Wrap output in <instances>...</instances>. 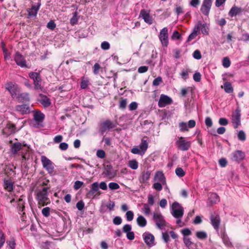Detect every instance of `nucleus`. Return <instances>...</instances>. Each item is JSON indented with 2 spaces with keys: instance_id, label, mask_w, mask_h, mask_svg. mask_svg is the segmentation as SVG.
I'll return each mask as SVG.
<instances>
[{
  "instance_id": "obj_1",
  "label": "nucleus",
  "mask_w": 249,
  "mask_h": 249,
  "mask_svg": "<svg viewBox=\"0 0 249 249\" xmlns=\"http://www.w3.org/2000/svg\"><path fill=\"white\" fill-rule=\"evenodd\" d=\"M36 198L39 207L44 206L50 203V200L48 197V188L43 187L39 190L37 192Z\"/></svg>"
},
{
  "instance_id": "obj_2",
  "label": "nucleus",
  "mask_w": 249,
  "mask_h": 249,
  "mask_svg": "<svg viewBox=\"0 0 249 249\" xmlns=\"http://www.w3.org/2000/svg\"><path fill=\"white\" fill-rule=\"evenodd\" d=\"M41 161L43 168L45 169L48 174L51 175L55 174L54 164L50 160L45 156H41Z\"/></svg>"
},
{
  "instance_id": "obj_3",
  "label": "nucleus",
  "mask_w": 249,
  "mask_h": 249,
  "mask_svg": "<svg viewBox=\"0 0 249 249\" xmlns=\"http://www.w3.org/2000/svg\"><path fill=\"white\" fill-rule=\"evenodd\" d=\"M171 213L175 218H181L184 214V209L179 203L175 202L172 205Z\"/></svg>"
},
{
  "instance_id": "obj_4",
  "label": "nucleus",
  "mask_w": 249,
  "mask_h": 249,
  "mask_svg": "<svg viewBox=\"0 0 249 249\" xmlns=\"http://www.w3.org/2000/svg\"><path fill=\"white\" fill-rule=\"evenodd\" d=\"M153 220H154L156 226L159 229H162L166 225V222L162 215L160 213H153Z\"/></svg>"
},
{
  "instance_id": "obj_5",
  "label": "nucleus",
  "mask_w": 249,
  "mask_h": 249,
  "mask_svg": "<svg viewBox=\"0 0 249 249\" xmlns=\"http://www.w3.org/2000/svg\"><path fill=\"white\" fill-rule=\"evenodd\" d=\"M29 76L34 81L35 89H41V78L39 73L36 72H31L29 73Z\"/></svg>"
},
{
  "instance_id": "obj_6",
  "label": "nucleus",
  "mask_w": 249,
  "mask_h": 249,
  "mask_svg": "<svg viewBox=\"0 0 249 249\" xmlns=\"http://www.w3.org/2000/svg\"><path fill=\"white\" fill-rule=\"evenodd\" d=\"M115 124L109 120H106L100 124L99 131L103 135L108 129L113 128Z\"/></svg>"
},
{
  "instance_id": "obj_7",
  "label": "nucleus",
  "mask_w": 249,
  "mask_h": 249,
  "mask_svg": "<svg viewBox=\"0 0 249 249\" xmlns=\"http://www.w3.org/2000/svg\"><path fill=\"white\" fill-rule=\"evenodd\" d=\"M159 38L163 46H167L168 44V29L166 27L163 28L160 32Z\"/></svg>"
},
{
  "instance_id": "obj_8",
  "label": "nucleus",
  "mask_w": 249,
  "mask_h": 249,
  "mask_svg": "<svg viewBox=\"0 0 249 249\" xmlns=\"http://www.w3.org/2000/svg\"><path fill=\"white\" fill-rule=\"evenodd\" d=\"M5 89L10 92L12 98H14L17 95L18 88L17 85L12 82L7 83L5 85Z\"/></svg>"
},
{
  "instance_id": "obj_9",
  "label": "nucleus",
  "mask_w": 249,
  "mask_h": 249,
  "mask_svg": "<svg viewBox=\"0 0 249 249\" xmlns=\"http://www.w3.org/2000/svg\"><path fill=\"white\" fill-rule=\"evenodd\" d=\"M172 102V99L169 96L164 94H161L158 102V106L160 107H163Z\"/></svg>"
},
{
  "instance_id": "obj_10",
  "label": "nucleus",
  "mask_w": 249,
  "mask_h": 249,
  "mask_svg": "<svg viewBox=\"0 0 249 249\" xmlns=\"http://www.w3.org/2000/svg\"><path fill=\"white\" fill-rule=\"evenodd\" d=\"M14 60L16 64L21 67H27L26 61L24 56L19 52H17L14 56Z\"/></svg>"
},
{
  "instance_id": "obj_11",
  "label": "nucleus",
  "mask_w": 249,
  "mask_h": 249,
  "mask_svg": "<svg viewBox=\"0 0 249 249\" xmlns=\"http://www.w3.org/2000/svg\"><path fill=\"white\" fill-rule=\"evenodd\" d=\"M212 3V0H204L201 7V12L205 15H208L209 13Z\"/></svg>"
},
{
  "instance_id": "obj_12",
  "label": "nucleus",
  "mask_w": 249,
  "mask_h": 249,
  "mask_svg": "<svg viewBox=\"0 0 249 249\" xmlns=\"http://www.w3.org/2000/svg\"><path fill=\"white\" fill-rule=\"evenodd\" d=\"M211 224L216 231H218L220 223L219 216L215 213L212 214L210 217Z\"/></svg>"
},
{
  "instance_id": "obj_13",
  "label": "nucleus",
  "mask_w": 249,
  "mask_h": 249,
  "mask_svg": "<svg viewBox=\"0 0 249 249\" xmlns=\"http://www.w3.org/2000/svg\"><path fill=\"white\" fill-rule=\"evenodd\" d=\"M142 237L147 245L150 246L154 245L155 238L153 234L145 232L143 233Z\"/></svg>"
},
{
  "instance_id": "obj_14",
  "label": "nucleus",
  "mask_w": 249,
  "mask_h": 249,
  "mask_svg": "<svg viewBox=\"0 0 249 249\" xmlns=\"http://www.w3.org/2000/svg\"><path fill=\"white\" fill-rule=\"evenodd\" d=\"M140 16L143 19L146 23L149 24H152L153 18L145 9H142L141 11Z\"/></svg>"
},
{
  "instance_id": "obj_15",
  "label": "nucleus",
  "mask_w": 249,
  "mask_h": 249,
  "mask_svg": "<svg viewBox=\"0 0 249 249\" xmlns=\"http://www.w3.org/2000/svg\"><path fill=\"white\" fill-rule=\"evenodd\" d=\"M16 109L17 111L20 112L22 114H26L30 112V108L29 105L22 104L17 105L16 107Z\"/></svg>"
},
{
  "instance_id": "obj_16",
  "label": "nucleus",
  "mask_w": 249,
  "mask_h": 249,
  "mask_svg": "<svg viewBox=\"0 0 249 249\" xmlns=\"http://www.w3.org/2000/svg\"><path fill=\"white\" fill-rule=\"evenodd\" d=\"M232 123L235 128L238 127L240 124V111L236 110L235 113L232 116Z\"/></svg>"
},
{
  "instance_id": "obj_17",
  "label": "nucleus",
  "mask_w": 249,
  "mask_h": 249,
  "mask_svg": "<svg viewBox=\"0 0 249 249\" xmlns=\"http://www.w3.org/2000/svg\"><path fill=\"white\" fill-rule=\"evenodd\" d=\"M16 132V126L15 124L9 123L7 124L3 130V134L6 135H10L12 134L15 133Z\"/></svg>"
},
{
  "instance_id": "obj_18",
  "label": "nucleus",
  "mask_w": 249,
  "mask_h": 249,
  "mask_svg": "<svg viewBox=\"0 0 249 249\" xmlns=\"http://www.w3.org/2000/svg\"><path fill=\"white\" fill-rule=\"evenodd\" d=\"M178 148L182 151L187 150L190 147L191 144L189 142L185 141L181 137L178 142Z\"/></svg>"
},
{
  "instance_id": "obj_19",
  "label": "nucleus",
  "mask_w": 249,
  "mask_h": 249,
  "mask_svg": "<svg viewBox=\"0 0 249 249\" xmlns=\"http://www.w3.org/2000/svg\"><path fill=\"white\" fill-rule=\"evenodd\" d=\"M27 146L26 143H23L22 144L20 142H15L11 146V152L13 154H17L20 150L22 149V147Z\"/></svg>"
},
{
  "instance_id": "obj_20",
  "label": "nucleus",
  "mask_w": 249,
  "mask_h": 249,
  "mask_svg": "<svg viewBox=\"0 0 249 249\" xmlns=\"http://www.w3.org/2000/svg\"><path fill=\"white\" fill-rule=\"evenodd\" d=\"M104 173L109 178H112L116 176V171L111 165L106 166Z\"/></svg>"
},
{
  "instance_id": "obj_21",
  "label": "nucleus",
  "mask_w": 249,
  "mask_h": 249,
  "mask_svg": "<svg viewBox=\"0 0 249 249\" xmlns=\"http://www.w3.org/2000/svg\"><path fill=\"white\" fill-rule=\"evenodd\" d=\"M154 180L159 182H161L162 184L166 183L165 177L162 171H157L155 175Z\"/></svg>"
},
{
  "instance_id": "obj_22",
  "label": "nucleus",
  "mask_w": 249,
  "mask_h": 249,
  "mask_svg": "<svg viewBox=\"0 0 249 249\" xmlns=\"http://www.w3.org/2000/svg\"><path fill=\"white\" fill-rule=\"evenodd\" d=\"M245 154L242 151L237 150L232 153V160L239 161L245 158Z\"/></svg>"
},
{
  "instance_id": "obj_23",
  "label": "nucleus",
  "mask_w": 249,
  "mask_h": 249,
  "mask_svg": "<svg viewBox=\"0 0 249 249\" xmlns=\"http://www.w3.org/2000/svg\"><path fill=\"white\" fill-rule=\"evenodd\" d=\"M148 138L146 137H144L142 138L141 140V142L140 144V149L142 151V154H144L148 148Z\"/></svg>"
},
{
  "instance_id": "obj_24",
  "label": "nucleus",
  "mask_w": 249,
  "mask_h": 249,
  "mask_svg": "<svg viewBox=\"0 0 249 249\" xmlns=\"http://www.w3.org/2000/svg\"><path fill=\"white\" fill-rule=\"evenodd\" d=\"M219 201V197L215 193H212L209 197L207 204L208 206H210L213 204H216Z\"/></svg>"
},
{
  "instance_id": "obj_25",
  "label": "nucleus",
  "mask_w": 249,
  "mask_h": 249,
  "mask_svg": "<svg viewBox=\"0 0 249 249\" xmlns=\"http://www.w3.org/2000/svg\"><path fill=\"white\" fill-rule=\"evenodd\" d=\"M16 97L19 102L26 103L30 101L29 95L27 93H21L17 95Z\"/></svg>"
},
{
  "instance_id": "obj_26",
  "label": "nucleus",
  "mask_w": 249,
  "mask_h": 249,
  "mask_svg": "<svg viewBox=\"0 0 249 249\" xmlns=\"http://www.w3.org/2000/svg\"><path fill=\"white\" fill-rule=\"evenodd\" d=\"M44 117V115L41 111L38 110L34 111L33 118L36 122L38 123L42 122L43 121Z\"/></svg>"
},
{
  "instance_id": "obj_27",
  "label": "nucleus",
  "mask_w": 249,
  "mask_h": 249,
  "mask_svg": "<svg viewBox=\"0 0 249 249\" xmlns=\"http://www.w3.org/2000/svg\"><path fill=\"white\" fill-rule=\"evenodd\" d=\"M40 6V3H38L37 5H33L32 7L29 9L27 11L28 13V16L30 17H35L36 16Z\"/></svg>"
},
{
  "instance_id": "obj_28",
  "label": "nucleus",
  "mask_w": 249,
  "mask_h": 249,
  "mask_svg": "<svg viewBox=\"0 0 249 249\" xmlns=\"http://www.w3.org/2000/svg\"><path fill=\"white\" fill-rule=\"evenodd\" d=\"M242 12V9L241 8L237 7L236 6H233L231 9L229 13V14L231 17H233L239 14Z\"/></svg>"
},
{
  "instance_id": "obj_29",
  "label": "nucleus",
  "mask_w": 249,
  "mask_h": 249,
  "mask_svg": "<svg viewBox=\"0 0 249 249\" xmlns=\"http://www.w3.org/2000/svg\"><path fill=\"white\" fill-rule=\"evenodd\" d=\"M40 102L45 107H48L51 104L50 99L45 95L41 96Z\"/></svg>"
},
{
  "instance_id": "obj_30",
  "label": "nucleus",
  "mask_w": 249,
  "mask_h": 249,
  "mask_svg": "<svg viewBox=\"0 0 249 249\" xmlns=\"http://www.w3.org/2000/svg\"><path fill=\"white\" fill-rule=\"evenodd\" d=\"M99 184L97 182H94L91 185V189L88 192L89 196H93L99 190Z\"/></svg>"
},
{
  "instance_id": "obj_31",
  "label": "nucleus",
  "mask_w": 249,
  "mask_h": 249,
  "mask_svg": "<svg viewBox=\"0 0 249 249\" xmlns=\"http://www.w3.org/2000/svg\"><path fill=\"white\" fill-rule=\"evenodd\" d=\"M137 223L140 227H144L146 225L147 221L143 216L139 215L137 218Z\"/></svg>"
},
{
  "instance_id": "obj_32",
  "label": "nucleus",
  "mask_w": 249,
  "mask_h": 249,
  "mask_svg": "<svg viewBox=\"0 0 249 249\" xmlns=\"http://www.w3.org/2000/svg\"><path fill=\"white\" fill-rule=\"evenodd\" d=\"M221 88H223L224 89L225 91L228 93H232L233 91V89L231 86V84L228 82H225L224 84V86H222Z\"/></svg>"
},
{
  "instance_id": "obj_33",
  "label": "nucleus",
  "mask_w": 249,
  "mask_h": 249,
  "mask_svg": "<svg viewBox=\"0 0 249 249\" xmlns=\"http://www.w3.org/2000/svg\"><path fill=\"white\" fill-rule=\"evenodd\" d=\"M151 171L146 170L144 171L142 174V182H145L148 180L150 177Z\"/></svg>"
},
{
  "instance_id": "obj_34",
  "label": "nucleus",
  "mask_w": 249,
  "mask_h": 249,
  "mask_svg": "<svg viewBox=\"0 0 249 249\" xmlns=\"http://www.w3.org/2000/svg\"><path fill=\"white\" fill-rule=\"evenodd\" d=\"M4 189L8 192H11L13 190V183L10 180L4 181Z\"/></svg>"
},
{
  "instance_id": "obj_35",
  "label": "nucleus",
  "mask_w": 249,
  "mask_h": 249,
  "mask_svg": "<svg viewBox=\"0 0 249 249\" xmlns=\"http://www.w3.org/2000/svg\"><path fill=\"white\" fill-rule=\"evenodd\" d=\"M128 165L131 169L136 170L138 168V162L135 160H131L129 161Z\"/></svg>"
},
{
  "instance_id": "obj_36",
  "label": "nucleus",
  "mask_w": 249,
  "mask_h": 249,
  "mask_svg": "<svg viewBox=\"0 0 249 249\" xmlns=\"http://www.w3.org/2000/svg\"><path fill=\"white\" fill-rule=\"evenodd\" d=\"M201 32L203 35H208L209 34V27L206 23L202 24L200 28Z\"/></svg>"
},
{
  "instance_id": "obj_37",
  "label": "nucleus",
  "mask_w": 249,
  "mask_h": 249,
  "mask_svg": "<svg viewBox=\"0 0 249 249\" xmlns=\"http://www.w3.org/2000/svg\"><path fill=\"white\" fill-rule=\"evenodd\" d=\"M221 237H222L223 243H224V244L226 246H227L228 247H230V246H231V244L230 242L229 239L227 235H226L225 233H224L223 235H222Z\"/></svg>"
},
{
  "instance_id": "obj_38",
  "label": "nucleus",
  "mask_w": 249,
  "mask_h": 249,
  "mask_svg": "<svg viewBox=\"0 0 249 249\" xmlns=\"http://www.w3.org/2000/svg\"><path fill=\"white\" fill-rule=\"evenodd\" d=\"M196 236L199 239H204L207 238V234L205 231H200L196 232Z\"/></svg>"
},
{
  "instance_id": "obj_39",
  "label": "nucleus",
  "mask_w": 249,
  "mask_h": 249,
  "mask_svg": "<svg viewBox=\"0 0 249 249\" xmlns=\"http://www.w3.org/2000/svg\"><path fill=\"white\" fill-rule=\"evenodd\" d=\"M179 130L181 131H185L188 130L187 124L185 122H181L179 124Z\"/></svg>"
},
{
  "instance_id": "obj_40",
  "label": "nucleus",
  "mask_w": 249,
  "mask_h": 249,
  "mask_svg": "<svg viewBox=\"0 0 249 249\" xmlns=\"http://www.w3.org/2000/svg\"><path fill=\"white\" fill-rule=\"evenodd\" d=\"M222 65L225 68H228L231 65V61L228 57H224L222 60Z\"/></svg>"
},
{
  "instance_id": "obj_41",
  "label": "nucleus",
  "mask_w": 249,
  "mask_h": 249,
  "mask_svg": "<svg viewBox=\"0 0 249 249\" xmlns=\"http://www.w3.org/2000/svg\"><path fill=\"white\" fill-rule=\"evenodd\" d=\"M176 175L179 177H182L185 175V172L180 167H178L175 171Z\"/></svg>"
},
{
  "instance_id": "obj_42",
  "label": "nucleus",
  "mask_w": 249,
  "mask_h": 249,
  "mask_svg": "<svg viewBox=\"0 0 249 249\" xmlns=\"http://www.w3.org/2000/svg\"><path fill=\"white\" fill-rule=\"evenodd\" d=\"M238 139L241 141H244L246 140V134L243 130H240L238 133L237 135Z\"/></svg>"
},
{
  "instance_id": "obj_43",
  "label": "nucleus",
  "mask_w": 249,
  "mask_h": 249,
  "mask_svg": "<svg viewBox=\"0 0 249 249\" xmlns=\"http://www.w3.org/2000/svg\"><path fill=\"white\" fill-rule=\"evenodd\" d=\"M78 18L76 12L74 13L72 17L70 19V23L71 25H74L77 23Z\"/></svg>"
},
{
  "instance_id": "obj_44",
  "label": "nucleus",
  "mask_w": 249,
  "mask_h": 249,
  "mask_svg": "<svg viewBox=\"0 0 249 249\" xmlns=\"http://www.w3.org/2000/svg\"><path fill=\"white\" fill-rule=\"evenodd\" d=\"M142 210L146 215H148L150 213V208L149 205L148 204H144Z\"/></svg>"
},
{
  "instance_id": "obj_45",
  "label": "nucleus",
  "mask_w": 249,
  "mask_h": 249,
  "mask_svg": "<svg viewBox=\"0 0 249 249\" xmlns=\"http://www.w3.org/2000/svg\"><path fill=\"white\" fill-rule=\"evenodd\" d=\"M201 27V22L200 21H198L197 23L195 26L192 32L197 34L200 31Z\"/></svg>"
},
{
  "instance_id": "obj_46",
  "label": "nucleus",
  "mask_w": 249,
  "mask_h": 249,
  "mask_svg": "<svg viewBox=\"0 0 249 249\" xmlns=\"http://www.w3.org/2000/svg\"><path fill=\"white\" fill-rule=\"evenodd\" d=\"M108 187L111 190H117L120 188V186L118 184L113 182L109 183Z\"/></svg>"
},
{
  "instance_id": "obj_47",
  "label": "nucleus",
  "mask_w": 249,
  "mask_h": 249,
  "mask_svg": "<svg viewBox=\"0 0 249 249\" xmlns=\"http://www.w3.org/2000/svg\"><path fill=\"white\" fill-rule=\"evenodd\" d=\"M162 183L161 182H156L153 184V188L157 191H160L162 189Z\"/></svg>"
},
{
  "instance_id": "obj_48",
  "label": "nucleus",
  "mask_w": 249,
  "mask_h": 249,
  "mask_svg": "<svg viewBox=\"0 0 249 249\" xmlns=\"http://www.w3.org/2000/svg\"><path fill=\"white\" fill-rule=\"evenodd\" d=\"M127 103L126 99L121 100L119 102V107L121 109H124L126 107Z\"/></svg>"
},
{
  "instance_id": "obj_49",
  "label": "nucleus",
  "mask_w": 249,
  "mask_h": 249,
  "mask_svg": "<svg viewBox=\"0 0 249 249\" xmlns=\"http://www.w3.org/2000/svg\"><path fill=\"white\" fill-rule=\"evenodd\" d=\"M5 242V238L4 233L0 231V248L4 245Z\"/></svg>"
},
{
  "instance_id": "obj_50",
  "label": "nucleus",
  "mask_w": 249,
  "mask_h": 249,
  "mask_svg": "<svg viewBox=\"0 0 249 249\" xmlns=\"http://www.w3.org/2000/svg\"><path fill=\"white\" fill-rule=\"evenodd\" d=\"M50 208L49 207L44 208L42 210V213L45 217H48L50 215Z\"/></svg>"
},
{
  "instance_id": "obj_51",
  "label": "nucleus",
  "mask_w": 249,
  "mask_h": 249,
  "mask_svg": "<svg viewBox=\"0 0 249 249\" xmlns=\"http://www.w3.org/2000/svg\"><path fill=\"white\" fill-rule=\"evenodd\" d=\"M162 78L160 76H159L153 80V85L158 86L162 82Z\"/></svg>"
},
{
  "instance_id": "obj_52",
  "label": "nucleus",
  "mask_w": 249,
  "mask_h": 249,
  "mask_svg": "<svg viewBox=\"0 0 249 249\" xmlns=\"http://www.w3.org/2000/svg\"><path fill=\"white\" fill-rule=\"evenodd\" d=\"M84 184V183L82 181L77 180L74 182V189L76 190L80 189L82 185Z\"/></svg>"
},
{
  "instance_id": "obj_53",
  "label": "nucleus",
  "mask_w": 249,
  "mask_h": 249,
  "mask_svg": "<svg viewBox=\"0 0 249 249\" xmlns=\"http://www.w3.org/2000/svg\"><path fill=\"white\" fill-rule=\"evenodd\" d=\"M126 217L128 221H130L133 219L134 214L131 211H128L126 213Z\"/></svg>"
},
{
  "instance_id": "obj_54",
  "label": "nucleus",
  "mask_w": 249,
  "mask_h": 249,
  "mask_svg": "<svg viewBox=\"0 0 249 249\" xmlns=\"http://www.w3.org/2000/svg\"><path fill=\"white\" fill-rule=\"evenodd\" d=\"M96 156L101 159H103L106 156L105 152L103 150H98L96 152Z\"/></svg>"
},
{
  "instance_id": "obj_55",
  "label": "nucleus",
  "mask_w": 249,
  "mask_h": 249,
  "mask_svg": "<svg viewBox=\"0 0 249 249\" xmlns=\"http://www.w3.org/2000/svg\"><path fill=\"white\" fill-rule=\"evenodd\" d=\"M113 224L116 225H120L122 222V219L120 216H115L113 220Z\"/></svg>"
},
{
  "instance_id": "obj_56",
  "label": "nucleus",
  "mask_w": 249,
  "mask_h": 249,
  "mask_svg": "<svg viewBox=\"0 0 249 249\" xmlns=\"http://www.w3.org/2000/svg\"><path fill=\"white\" fill-rule=\"evenodd\" d=\"M131 152L134 154H139L141 156L143 155V154H142V151L140 149H139L137 147H134L131 149Z\"/></svg>"
},
{
  "instance_id": "obj_57",
  "label": "nucleus",
  "mask_w": 249,
  "mask_h": 249,
  "mask_svg": "<svg viewBox=\"0 0 249 249\" xmlns=\"http://www.w3.org/2000/svg\"><path fill=\"white\" fill-rule=\"evenodd\" d=\"M101 48L104 50H108L110 48L109 43L107 41H104L101 43Z\"/></svg>"
},
{
  "instance_id": "obj_58",
  "label": "nucleus",
  "mask_w": 249,
  "mask_h": 249,
  "mask_svg": "<svg viewBox=\"0 0 249 249\" xmlns=\"http://www.w3.org/2000/svg\"><path fill=\"white\" fill-rule=\"evenodd\" d=\"M85 206V204L82 200L78 201L76 205V208L78 210L81 211L83 209Z\"/></svg>"
},
{
  "instance_id": "obj_59",
  "label": "nucleus",
  "mask_w": 249,
  "mask_h": 249,
  "mask_svg": "<svg viewBox=\"0 0 249 249\" xmlns=\"http://www.w3.org/2000/svg\"><path fill=\"white\" fill-rule=\"evenodd\" d=\"M193 57L196 59H200L201 58V54L199 50H196L193 53Z\"/></svg>"
},
{
  "instance_id": "obj_60",
  "label": "nucleus",
  "mask_w": 249,
  "mask_h": 249,
  "mask_svg": "<svg viewBox=\"0 0 249 249\" xmlns=\"http://www.w3.org/2000/svg\"><path fill=\"white\" fill-rule=\"evenodd\" d=\"M201 77V74L198 72H196L195 73V74L193 75V79L196 82L200 81Z\"/></svg>"
},
{
  "instance_id": "obj_61",
  "label": "nucleus",
  "mask_w": 249,
  "mask_h": 249,
  "mask_svg": "<svg viewBox=\"0 0 249 249\" xmlns=\"http://www.w3.org/2000/svg\"><path fill=\"white\" fill-rule=\"evenodd\" d=\"M138 107V104L136 102H132L129 105V109L131 111L136 110Z\"/></svg>"
},
{
  "instance_id": "obj_62",
  "label": "nucleus",
  "mask_w": 249,
  "mask_h": 249,
  "mask_svg": "<svg viewBox=\"0 0 249 249\" xmlns=\"http://www.w3.org/2000/svg\"><path fill=\"white\" fill-rule=\"evenodd\" d=\"M132 229L131 226L129 224H125L123 228V231L124 232L127 233L131 231Z\"/></svg>"
},
{
  "instance_id": "obj_63",
  "label": "nucleus",
  "mask_w": 249,
  "mask_h": 249,
  "mask_svg": "<svg viewBox=\"0 0 249 249\" xmlns=\"http://www.w3.org/2000/svg\"><path fill=\"white\" fill-rule=\"evenodd\" d=\"M89 84V81L88 80L83 79L81 82L80 86L82 89H85L87 88Z\"/></svg>"
},
{
  "instance_id": "obj_64",
  "label": "nucleus",
  "mask_w": 249,
  "mask_h": 249,
  "mask_svg": "<svg viewBox=\"0 0 249 249\" xmlns=\"http://www.w3.org/2000/svg\"><path fill=\"white\" fill-rule=\"evenodd\" d=\"M7 243L11 249H15L16 243L14 239H12L10 241H7Z\"/></svg>"
}]
</instances>
